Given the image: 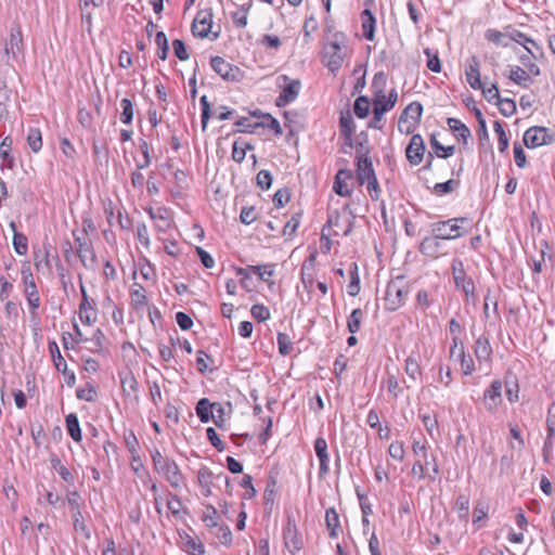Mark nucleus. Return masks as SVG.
I'll return each instance as SVG.
<instances>
[{"label": "nucleus", "instance_id": "bf43d9fd", "mask_svg": "<svg viewBox=\"0 0 555 555\" xmlns=\"http://www.w3.org/2000/svg\"><path fill=\"white\" fill-rule=\"evenodd\" d=\"M250 313L253 318L259 322L267 321L270 318V311L268 307L260 304L254 305L250 309Z\"/></svg>", "mask_w": 555, "mask_h": 555}, {"label": "nucleus", "instance_id": "2eb2a0df", "mask_svg": "<svg viewBox=\"0 0 555 555\" xmlns=\"http://www.w3.org/2000/svg\"><path fill=\"white\" fill-rule=\"evenodd\" d=\"M502 389L503 383L500 379H494L491 385L483 392V404L488 412L496 411L502 403Z\"/></svg>", "mask_w": 555, "mask_h": 555}, {"label": "nucleus", "instance_id": "bb28decb", "mask_svg": "<svg viewBox=\"0 0 555 555\" xmlns=\"http://www.w3.org/2000/svg\"><path fill=\"white\" fill-rule=\"evenodd\" d=\"M547 435L543 446V457L547 462L553 451V438L555 436V415L546 418Z\"/></svg>", "mask_w": 555, "mask_h": 555}, {"label": "nucleus", "instance_id": "cd10ccee", "mask_svg": "<svg viewBox=\"0 0 555 555\" xmlns=\"http://www.w3.org/2000/svg\"><path fill=\"white\" fill-rule=\"evenodd\" d=\"M50 463L53 469H55L60 477L68 485L75 483L74 474L61 462L57 455L52 454L50 457Z\"/></svg>", "mask_w": 555, "mask_h": 555}, {"label": "nucleus", "instance_id": "c9c22d12", "mask_svg": "<svg viewBox=\"0 0 555 555\" xmlns=\"http://www.w3.org/2000/svg\"><path fill=\"white\" fill-rule=\"evenodd\" d=\"M511 38L516 41L517 43L524 46V48L527 50L528 54H530L532 57H537L535 52L532 50V47H534L537 50H540L538 44L532 40L531 38L527 37L525 34H522L519 30H514L511 34Z\"/></svg>", "mask_w": 555, "mask_h": 555}, {"label": "nucleus", "instance_id": "09e8293b", "mask_svg": "<svg viewBox=\"0 0 555 555\" xmlns=\"http://www.w3.org/2000/svg\"><path fill=\"white\" fill-rule=\"evenodd\" d=\"M354 114L359 118H365L370 112V102L366 96H359L353 105Z\"/></svg>", "mask_w": 555, "mask_h": 555}, {"label": "nucleus", "instance_id": "052dcab7", "mask_svg": "<svg viewBox=\"0 0 555 555\" xmlns=\"http://www.w3.org/2000/svg\"><path fill=\"white\" fill-rule=\"evenodd\" d=\"M494 131L498 134L499 140V151L504 152L508 147V138L503 129V126L500 121H494Z\"/></svg>", "mask_w": 555, "mask_h": 555}, {"label": "nucleus", "instance_id": "39448f33", "mask_svg": "<svg viewBox=\"0 0 555 555\" xmlns=\"http://www.w3.org/2000/svg\"><path fill=\"white\" fill-rule=\"evenodd\" d=\"M21 273L25 285L24 293L26 300L30 307L31 314L36 315L35 311L40 307V296L29 263H23Z\"/></svg>", "mask_w": 555, "mask_h": 555}, {"label": "nucleus", "instance_id": "f257e3e1", "mask_svg": "<svg viewBox=\"0 0 555 555\" xmlns=\"http://www.w3.org/2000/svg\"><path fill=\"white\" fill-rule=\"evenodd\" d=\"M135 347L126 341L121 346L122 366L119 370L120 385L124 396V404L126 410L137 411L139 403V390L135 372L138 371Z\"/></svg>", "mask_w": 555, "mask_h": 555}, {"label": "nucleus", "instance_id": "1a4fd4ad", "mask_svg": "<svg viewBox=\"0 0 555 555\" xmlns=\"http://www.w3.org/2000/svg\"><path fill=\"white\" fill-rule=\"evenodd\" d=\"M155 468L163 474L172 487H178L181 482V474L175 462L168 461L156 450L153 454Z\"/></svg>", "mask_w": 555, "mask_h": 555}, {"label": "nucleus", "instance_id": "5701e85b", "mask_svg": "<svg viewBox=\"0 0 555 555\" xmlns=\"http://www.w3.org/2000/svg\"><path fill=\"white\" fill-rule=\"evenodd\" d=\"M351 171L347 169H340L336 173L333 189L338 195L344 197L351 195L352 191L347 184V180L351 179Z\"/></svg>", "mask_w": 555, "mask_h": 555}, {"label": "nucleus", "instance_id": "603ef678", "mask_svg": "<svg viewBox=\"0 0 555 555\" xmlns=\"http://www.w3.org/2000/svg\"><path fill=\"white\" fill-rule=\"evenodd\" d=\"M455 509L461 518H466L469 513V498L465 494H460L455 501Z\"/></svg>", "mask_w": 555, "mask_h": 555}, {"label": "nucleus", "instance_id": "79ce46f5", "mask_svg": "<svg viewBox=\"0 0 555 555\" xmlns=\"http://www.w3.org/2000/svg\"><path fill=\"white\" fill-rule=\"evenodd\" d=\"M430 145L431 149L436 152L438 157L447 158L454 154L455 147L453 145L451 146H443L440 144V142L436 139L435 135L430 138Z\"/></svg>", "mask_w": 555, "mask_h": 555}, {"label": "nucleus", "instance_id": "412c9836", "mask_svg": "<svg viewBox=\"0 0 555 555\" xmlns=\"http://www.w3.org/2000/svg\"><path fill=\"white\" fill-rule=\"evenodd\" d=\"M211 28V14L209 12H198L193 24L192 33L199 38H206Z\"/></svg>", "mask_w": 555, "mask_h": 555}, {"label": "nucleus", "instance_id": "4c0bfd02", "mask_svg": "<svg viewBox=\"0 0 555 555\" xmlns=\"http://www.w3.org/2000/svg\"><path fill=\"white\" fill-rule=\"evenodd\" d=\"M467 222V218H452L447 221H439L438 223L446 224L447 233L455 234L459 233L457 237L464 235V231H462L463 227L461 224Z\"/></svg>", "mask_w": 555, "mask_h": 555}, {"label": "nucleus", "instance_id": "aec40b11", "mask_svg": "<svg viewBox=\"0 0 555 555\" xmlns=\"http://www.w3.org/2000/svg\"><path fill=\"white\" fill-rule=\"evenodd\" d=\"M314 451L320 461L319 475L320 477H324L328 474L330 467V456L327 453V442L323 437H318L314 441Z\"/></svg>", "mask_w": 555, "mask_h": 555}, {"label": "nucleus", "instance_id": "8fccbe9b", "mask_svg": "<svg viewBox=\"0 0 555 555\" xmlns=\"http://www.w3.org/2000/svg\"><path fill=\"white\" fill-rule=\"evenodd\" d=\"M276 340H278L279 352L282 356L289 354L293 349V341H292L291 337L285 333H279Z\"/></svg>", "mask_w": 555, "mask_h": 555}, {"label": "nucleus", "instance_id": "58836bf2", "mask_svg": "<svg viewBox=\"0 0 555 555\" xmlns=\"http://www.w3.org/2000/svg\"><path fill=\"white\" fill-rule=\"evenodd\" d=\"M27 143L34 153H38L42 147L41 132L38 128H29Z\"/></svg>", "mask_w": 555, "mask_h": 555}, {"label": "nucleus", "instance_id": "49530a36", "mask_svg": "<svg viewBox=\"0 0 555 555\" xmlns=\"http://www.w3.org/2000/svg\"><path fill=\"white\" fill-rule=\"evenodd\" d=\"M116 225L122 231H131L133 228V219L125 209H117Z\"/></svg>", "mask_w": 555, "mask_h": 555}, {"label": "nucleus", "instance_id": "9d476101", "mask_svg": "<svg viewBox=\"0 0 555 555\" xmlns=\"http://www.w3.org/2000/svg\"><path fill=\"white\" fill-rule=\"evenodd\" d=\"M210 65L214 72L225 81L234 82L243 79L244 74L240 67L227 62L221 56L211 57Z\"/></svg>", "mask_w": 555, "mask_h": 555}, {"label": "nucleus", "instance_id": "ea45409f", "mask_svg": "<svg viewBox=\"0 0 555 555\" xmlns=\"http://www.w3.org/2000/svg\"><path fill=\"white\" fill-rule=\"evenodd\" d=\"M363 314V311L360 308H357L349 315L347 327L351 334H356L360 330Z\"/></svg>", "mask_w": 555, "mask_h": 555}, {"label": "nucleus", "instance_id": "a19ab883", "mask_svg": "<svg viewBox=\"0 0 555 555\" xmlns=\"http://www.w3.org/2000/svg\"><path fill=\"white\" fill-rule=\"evenodd\" d=\"M120 121L122 124L129 125L133 118V105L131 100L125 98L120 101Z\"/></svg>", "mask_w": 555, "mask_h": 555}, {"label": "nucleus", "instance_id": "3c124183", "mask_svg": "<svg viewBox=\"0 0 555 555\" xmlns=\"http://www.w3.org/2000/svg\"><path fill=\"white\" fill-rule=\"evenodd\" d=\"M72 517L74 529L81 532L86 539H90L91 533L83 521L81 511H77L75 514H72Z\"/></svg>", "mask_w": 555, "mask_h": 555}, {"label": "nucleus", "instance_id": "20e7f679", "mask_svg": "<svg viewBox=\"0 0 555 555\" xmlns=\"http://www.w3.org/2000/svg\"><path fill=\"white\" fill-rule=\"evenodd\" d=\"M408 292L404 286V281L401 276L391 280L386 288L385 294V308L390 311L397 310L401 307L406 298Z\"/></svg>", "mask_w": 555, "mask_h": 555}, {"label": "nucleus", "instance_id": "0e129e2a", "mask_svg": "<svg viewBox=\"0 0 555 555\" xmlns=\"http://www.w3.org/2000/svg\"><path fill=\"white\" fill-rule=\"evenodd\" d=\"M479 90L482 91L483 96L490 103L494 100H495V102H498L499 99L501 98L500 92H499V87L496 83H492L490 87H485L482 85V88H480Z\"/></svg>", "mask_w": 555, "mask_h": 555}, {"label": "nucleus", "instance_id": "864d4df0", "mask_svg": "<svg viewBox=\"0 0 555 555\" xmlns=\"http://www.w3.org/2000/svg\"><path fill=\"white\" fill-rule=\"evenodd\" d=\"M251 146L247 143H240L237 141L233 144L232 158L236 163H242L246 156V151L250 150Z\"/></svg>", "mask_w": 555, "mask_h": 555}, {"label": "nucleus", "instance_id": "e2e57ef3", "mask_svg": "<svg viewBox=\"0 0 555 555\" xmlns=\"http://www.w3.org/2000/svg\"><path fill=\"white\" fill-rule=\"evenodd\" d=\"M300 224V214L294 215L284 225L283 234L286 236H293Z\"/></svg>", "mask_w": 555, "mask_h": 555}, {"label": "nucleus", "instance_id": "c85d7f7f", "mask_svg": "<svg viewBox=\"0 0 555 555\" xmlns=\"http://www.w3.org/2000/svg\"><path fill=\"white\" fill-rule=\"evenodd\" d=\"M10 228L13 230V247L16 254L23 256L28 251V240L25 234L16 231L15 222L10 223Z\"/></svg>", "mask_w": 555, "mask_h": 555}, {"label": "nucleus", "instance_id": "473e14b6", "mask_svg": "<svg viewBox=\"0 0 555 555\" xmlns=\"http://www.w3.org/2000/svg\"><path fill=\"white\" fill-rule=\"evenodd\" d=\"M362 29H363V36L372 41L374 40V29H375V17L373 13L365 9L362 12Z\"/></svg>", "mask_w": 555, "mask_h": 555}, {"label": "nucleus", "instance_id": "69168bd1", "mask_svg": "<svg viewBox=\"0 0 555 555\" xmlns=\"http://www.w3.org/2000/svg\"><path fill=\"white\" fill-rule=\"evenodd\" d=\"M172 49L175 55L181 60L186 61L189 59V53L186 51L185 43L181 39H175L172 41Z\"/></svg>", "mask_w": 555, "mask_h": 555}, {"label": "nucleus", "instance_id": "6e6d98bb", "mask_svg": "<svg viewBox=\"0 0 555 555\" xmlns=\"http://www.w3.org/2000/svg\"><path fill=\"white\" fill-rule=\"evenodd\" d=\"M457 186L459 182L451 179L446 182L436 183L434 192L438 195H443L453 192Z\"/></svg>", "mask_w": 555, "mask_h": 555}, {"label": "nucleus", "instance_id": "4be33fe9", "mask_svg": "<svg viewBox=\"0 0 555 555\" xmlns=\"http://www.w3.org/2000/svg\"><path fill=\"white\" fill-rule=\"evenodd\" d=\"M124 442L126 448L131 454V467L134 473L139 472V464H137L139 455L137 452V446L139 443L138 438L132 429H125L124 430Z\"/></svg>", "mask_w": 555, "mask_h": 555}, {"label": "nucleus", "instance_id": "f704fd0d", "mask_svg": "<svg viewBox=\"0 0 555 555\" xmlns=\"http://www.w3.org/2000/svg\"><path fill=\"white\" fill-rule=\"evenodd\" d=\"M508 77L512 81L524 88H528L532 82L531 77H529V73L519 66L512 67Z\"/></svg>", "mask_w": 555, "mask_h": 555}, {"label": "nucleus", "instance_id": "5fc2aeb1", "mask_svg": "<svg viewBox=\"0 0 555 555\" xmlns=\"http://www.w3.org/2000/svg\"><path fill=\"white\" fill-rule=\"evenodd\" d=\"M104 339H105V336H104L103 332L100 328L95 330L92 337L90 339H88V341H87V343L91 344L89 349L92 352H100L103 348Z\"/></svg>", "mask_w": 555, "mask_h": 555}, {"label": "nucleus", "instance_id": "9b49d317", "mask_svg": "<svg viewBox=\"0 0 555 555\" xmlns=\"http://www.w3.org/2000/svg\"><path fill=\"white\" fill-rule=\"evenodd\" d=\"M553 141L554 134L545 127H530L524 134V143L528 149L551 144Z\"/></svg>", "mask_w": 555, "mask_h": 555}, {"label": "nucleus", "instance_id": "a18cd8bd", "mask_svg": "<svg viewBox=\"0 0 555 555\" xmlns=\"http://www.w3.org/2000/svg\"><path fill=\"white\" fill-rule=\"evenodd\" d=\"M404 371L413 382H415L422 374L421 366L417 360L413 357L406 358Z\"/></svg>", "mask_w": 555, "mask_h": 555}, {"label": "nucleus", "instance_id": "e433bc0d", "mask_svg": "<svg viewBox=\"0 0 555 555\" xmlns=\"http://www.w3.org/2000/svg\"><path fill=\"white\" fill-rule=\"evenodd\" d=\"M447 124L452 131L457 133V138L464 142L470 138V130L460 119L450 117L448 118Z\"/></svg>", "mask_w": 555, "mask_h": 555}, {"label": "nucleus", "instance_id": "c03bdc74", "mask_svg": "<svg viewBox=\"0 0 555 555\" xmlns=\"http://www.w3.org/2000/svg\"><path fill=\"white\" fill-rule=\"evenodd\" d=\"M155 44L158 48L157 55L162 60H166L169 51L168 39L163 31H157L155 36Z\"/></svg>", "mask_w": 555, "mask_h": 555}, {"label": "nucleus", "instance_id": "72a5a7b5", "mask_svg": "<svg viewBox=\"0 0 555 555\" xmlns=\"http://www.w3.org/2000/svg\"><path fill=\"white\" fill-rule=\"evenodd\" d=\"M49 351L53 359L55 369L59 372L63 373V375H66L67 374V364L60 352L57 344L54 340L49 341Z\"/></svg>", "mask_w": 555, "mask_h": 555}, {"label": "nucleus", "instance_id": "de8ad7c7", "mask_svg": "<svg viewBox=\"0 0 555 555\" xmlns=\"http://www.w3.org/2000/svg\"><path fill=\"white\" fill-rule=\"evenodd\" d=\"M495 104L498 105L499 111L503 116L509 117L516 112V103L512 99L500 98L499 101L495 102Z\"/></svg>", "mask_w": 555, "mask_h": 555}, {"label": "nucleus", "instance_id": "37998d69", "mask_svg": "<svg viewBox=\"0 0 555 555\" xmlns=\"http://www.w3.org/2000/svg\"><path fill=\"white\" fill-rule=\"evenodd\" d=\"M79 319L82 323L92 324L96 321V311L92 305L85 307V304L79 305Z\"/></svg>", "mask_w": 555, "mask_h": 555}, {"label": "nucleus", "instance_id": "6e6552de", "mask_svg": "<svg viewBox=\"0 0 555 555\" xmlns=\"http://www.w3.org/2000/svg\"><path fill=\"white\" fill-rule=\"evenodd\" d=\"M451 269L455 286L463 291L466 301L470 297L475 298V284L470 278H467L463 261L459 258L453 259Z\"/></svg>", "mask_w": 555, "mask_h": 555}, {"label": "nucleus", "instance_id": "4468645a", "mask_svg": "<svg viewBox=\"0 0 555 555\" xmlns=\"http://www.w3.org/2000/svg\"><path fill=\"white\" fill-rule=\"evenodd\" d=\"M279 79L283 80L284 86L276 99V105L283 107L296 100L299 94L301 83L297 79H289L286 75H282Z\"/></svg>", "mask_w": 555, "mask_h": 555}, {"label": "nucleus", "instance_id": "ddd939ff", "mask_svg": "<svg viewBox=\"0 0 555 555\" xmlns=\"http://www.w3.org/2000/svg\"><path fill=\"white\" fill-rule=\"evenodd\" d=\"M284 543L289 553L295 554L304 547L302 537L294 518L288 517L283 531Z\"/></svg>", "mask_w": 555, "mask_h": 555}, {"label": "nucleus", "instance_id": "393cba45", "mask_svg": "<svg viewBox=\"0 0 555 555\" xmlns=\"http://www.w3.org/2000/svg\"><path fill=\"white\" fill-rule=\"evenodd\" d=\"M357 180L362 185L365 181L373 178L375 171L373 169V164L371 158H361V160L357 162Z\"/></svg>", "mask_w": 555, "mask_h": 555}, {"label": "nucleus", "instance_id": "a211bd4d", "mask_svg": "<svg viewBox=\"0 0 555 555\" xmlns=\"http://www.w3.org/2000/svg\"><path fill=\"white\" fill-rule=\"evenodd\" d=\"M425 153V143L421 134L412 135L405 149V155L411 165L417 166L422 163Z\"/></svg>", "mask_w": 555, "mask_h": 555}, {"label": "nucleus", "instance_id": "2f4dec72", "mask_svg": "<svg viewBox=\"0 0 555 555\" xmlns=\"http://www.w3.org/2000/svg\"><path fill=\"white\" fill-rule=\"evenodd\" d=\"M65 423L67 433L70 438L76 442L81 441L82 435L77 415L75 413L68 414L65 418Z\"/></svg>", "mask_w": 555, "mask_h": 555}, {"label": "nucleus", "instance_id": "774afa93", "mask_svg": "<svg viewBox=\"0 0 555 555\" xmlns=\"http://www.w3.org/2000/svg\"><path fill=\"white\" fill-rule=\"evenodd\" d=\"M212 472L208 467H202L197 472V479L201 487L211 486Z\"/></svg>", "mask_w": 555, "mask_h": 555}, {"label": "nucleus", "instance_id": "f8f14e48", "mask_svg": "<svg viewBox=\"0 0 555 555\" xmlns=\"http://www.w3.org/2000/svg\"><path fill=\"white\" fill-rule=\"evenodd\" d=\"M24 53V42L22 27L18 23H12L10 27V37L4 43V54L12 55L13 59H18Z\"/></svg>", "mask_w": 555, "mask_h": 555}, {"label": "nucleus", "instance_id": "7c9ffc66", "mask_svg": "<svg viewBox=\"0 0 555 555\" xmlns=\"http://www.w3.org/2000/svg\"><path fill=\"white\" fill-rule=\"evenodd\" d=\"M215 403H210L207 398H202L195 408L196 414L202 423H207L211 420Z\"/></svg>", "mask_w": 555, "mask_h": 555}, {"label": "nucleus", "instance_id": "680f3d73", "mask_svg": "<svg viewBox=\"0 0 555 555\" xmlns=\"http://www.w3.org/2000/svg\"><path fill=\"white\" fill-rule=\"evenodd\" d=\"M272 180H273L272 175L268 170H264V169L260 170L256 177L257 185L261 190H269L272 184Z\"/></svg>", "mask_w": 555, "mask_h": 555}, {"label": "nucleus", "instance_id": "f3484780", "mask_svg": "<svg viewBox=\"0 0 555 555\" xmlns=\"http://www.w3.org/2000/svg\"><path fill=\"white\" fill-rule=\"evenodd\" d=\"M423 113V106L420 102L410 103L403 111L399 119V130L403 131L402 125L408 124V119L411 118L413 120L412 124L406 126L405 132L410 133L413 128L420 122Z\"/></svg>", "mask_w": 555, "mask_h": 555}, {"label": "nucleus", "instance_id": "423d86ee", "mask_svg": "<svg viewBox=\"0 0 555 555\" xmlns=\"http://www.w3.org/2000/svg\"><path fill=\"white\" fill-rule=\"evenodd\" d=\"M352 230V221L349 218L341 217L338 212L331 215L326 224L322 228V240L328 241L330 235L348 236Z\"/></svg>", "mask_w": 555, "mask_h": 555}, {"label": "nucleus", "instance_id": "4d7b16f0", "mask_svg": "<svg viewBox=\"0 0 555 555\" xmlns=\"http://www.w3.org/2000/svg\"><path fill=\"white\" fill-rule=\"evenodd\" d=\"M202 106V129L205 131L207 128L208 120L211 117V106L206 95H203L199 100Z\"/></svg>", "mask_w": 555, "mask_h": 555}, {"label": "nucleus", "instance_id": "dca6fc26", "mask_svg": "<svg viewBox=\"0 0 555 555\" xmlns=\"http://www.w3.org/2000/svg\"><path fill=\"white\" fill-rule=\"evenodd\" d=\"M413 453L423 461L425 467L429 469L431 467L433 475L428 474L429 479L435 480L436 476L440 473L437 459L434 455H429L426 444L421 441H414L412 444Z\"/></svg>", "mask_w": 555, "mask_h": 555}, {"label": "nucleus", "instance_id": "c756f323", "mask_svg": "<svg viewBox=\"0 0 555 555\" xmlns=\"http://www.w3.org/2000/svg\"><path fill=\"white\" fill-rule=\"evenodd\" d=\"M491 353H492V348L490 346L488 337H486V336L478 337L475 343L476 358L480 361H487L490 359Z\"/></svg>", "mask_w": 555, "mask_h": 555}, {"label": "nucleus", "instance_id": "6ab92c4d", "mask_svg": "<svg viewBox=\"0 0 555 555\" xmlns=\"http://www.w3.org/2000/svg\"><path fill=\"white\" fill-rule=\"evenodd\" d=\"M465 76L470 88L474 90L482 88L480 79V61L476 55H472L466 60Z\"/></svg>", "mask_w": 555, "mask_h": 555}, {"label": "nucleus", "instance_id": "b1692460", "mask_svg": "<svg viewBox=\"0 0 555 555\" xmlns=\"http://www.w3.org/2000/svg\"><path fill=\"white\" fill-rule=\"evenodd\" d=\"M339 129L341 135L345 138V143L352 147V133L354 131V121L350 112L341 113L339 117Z\"/></svg>", "mask_w": 555, "mask_h": 555}, {"label": "nucleus", "instance_id": "0eeeda50", "mask_svg": "<svg viewBox=\"0 0 555 555\" xmlns=\"http://www.w3.org/2000/svg\"><path fill=\"white\" fill-rule=\"evenodd\" d=\"M76 253L87 270L95 271L98 266V258L94 253L93 246L87 241L85 236L77 235L73 232Z\"/></svg>", "mask_w": 555, "mask_h": 555}, {"label": "nucleus", "instance_id": "13d9d810", "mask_svg": "<svg viewBox=\"0 0 555 555\" xmlns=\"http://www.w3.org/2000/svg\"><path fill=\"white\" fill-rule=\"evenodd\" d=\"M459 357L461 358V366L464 375H469L475 371L474 361L472 358H466L463 345L460 346Z\"/></svg>", "mask_w": 555, "mask_h": 555}, {"label": "nucleus", "instance_id": "a878e982", "mask_svg": "<svg viewBox=\"0 0 555 555\" xmlns=\"http://www.w3.org/2000/svg\"><path fill=\"white\" fill-rule=\"evenodd\" d=\"M325 524L328 530V535L332 539L338 537V531L340 529V521L338 513L334 507L327 508L325 512Z\"/></svg>", "mask_w": 555, "mask_h": 555}, {"label": "nucleus", "instance_id": "7ed1b4c3", "mask_svg": "<svg viewBox=\"0 0 555 555\" xmlns=\"http://www.w3.org/2000/svg\"><path fill=\"white\" fill-rule=\"evenodd\" d=\"M344 36L335 34L333 40L323 47V62L331 72L339 69L344 62Z\"/></svg>", "mask_w": 555, "mask_h": 555}, {"label": "nucleus", "instance_id": "f03ea898", "mask_svg": "<svg viewBox=\"0 0 555 555\" xmlns=\"http://www.w3.org/2000/svg\"><path fill=\"white\" fill-rule=\"evenodd\" d=\"M433 235L425 237L420 244V251L428 257L437 258L441 253V241L455 240L459 233H447L444 223H434Z\"/></svg>", "mask_w": 555, "mask_h": 555}, {"label": "nucleus", "instance_id": "338daca9", "mask_svg": "<svg viewBox=\"0 0 555 555\" xmlns=\"http://www.w3.org/2000/svg\"><path fill=\"white\" fill-rule=\"evenodd\" d=\"M388 452L389 455L395 460L402 461L404 459L405 451L403 448V443L400 441L391 442Z\"/></svg>", "mask_w": 555, "mask_h": 555}]
</instances>
